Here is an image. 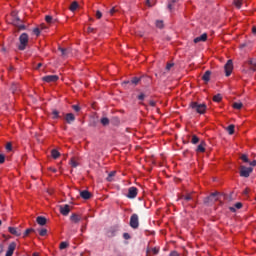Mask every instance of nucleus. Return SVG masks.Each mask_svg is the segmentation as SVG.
Wrapping results in <instances>:
<instances>
[{
  "instance_id": "obj_10",
  "label": "nucleus",
  "mask_w": 256,
  "mask_h": 256,
  "mask_svg": "<svg viewBox=\"0 0 256 256\" xmlns=\"http://www.w3.org/2000/svg\"><path fill=\"white\" fill-rule=\"evenodd\" d=\"M8 231L9 233H11V235H15L16 237H21V230H18L16 227H9Z\"/></svg>"
},
{
  "instance_id": "obj_57",
  "label": "nucleus",
  "mask_w": 256,
  "mask_h": 256,
  "mask_svg": "<svg viewBox=\"0 0 256 256\" xmlns=\"http://www.w3.org/2000/svg\"><path fill=\"white\" fill-rule=\"evenodd\" d=\"M154 253H159V251L158 250H154Z\"/></svg>"
},
{
  "instance_id": "obj_3",
  "label": "nucleus",
  "mask_w": 256,
  "mask_h": 256,
  "mask_svg": "<svg viewBox=\"0 0 256 256\" xmlns=\"http://www.w3.org/2000/svg\"><path fill=\"white\" fill-rule=\"evenodd\" d=\"M7 21L8 23L15 25L16 27H19V25H21V19L17 17V12H12L11 15L7 17Z\"/></svg>"
},
{
  "instance_id": "obj_41",
  "label": "nucleus",
  "mask_w": 256,
  "mask_h": 256,
  "mask_svg": "<svg viewBox=\"0 0 256 256\" xmlns=\"http://www.w3.org/2000/svg\"><path fill=\"white\" fill-rule=\"evenodd\" d=\"M72 109H74V111H81V108L79 107V105H73Z\"/></svg>"
},
{
  "instance_id": "obj_56",
  "label": "nucleus",
  "mask_w": 256,
  "mask_h": 256,
  "mask_svg": "<svg viewBox=\"0 0 256 256\" xmlns=\"http://www.w3.org/2000/svg\"><path fill=\"white\" fill-rule=\"evenodd\" d=\"M230 211H235V208H230Z\"/></svg>"
},
{
  "instance_id": "obj_38",
  "label": "nucleus",
  "mask_w": 256,
  "mask_h": 256,
  "mask_svg": "<svg viewBox=\"0 0 256 256\" xmlns=\"http://www.w3.org/2000/svg\"><path fill=\"white\" fill-rule=\"evenodd\" d=\"M102 17H103V14L101 13V11L98 10V11L96 12V18H97V19H101Z\"/></svg>"
},
{
  "instance_id": "obj_12",
  "label": "nucleus",
  "mask_w": 256,
  "mask_h": 256,
  "mask_svg": "<svg viewBox=\"0 0 256 256\" xmlns=\"http://www.w3.org/2000/svg\"><path fill=\"white\" fill-rule=\"evenodd\" d=\"M201 41H207V33H204L194 39V43H201Z\"/></svg>"
},
{
  "instance_id": "obj_48",
  "label": "nucleus",
  "mask_w": 256,
  "mask_h": 256,
  "mask_svg": "<svg viewBox=\"0 0 256 256\" xmlns=\"http://www.w3.org/2000/svg\"><path fill=\"white\" fill-rule=\"evenodd\" d=\"M173 67V64H171V63H168L167 65H166V69L169 71L171 68Z\"/></svg>"
},
{
  "instance_id": "obj_11",
  "label": "nucleus",
  "mask_w": 256,
  "mask_h": 256,
  "mask_svg": "<svg viewBox=\"0 0 256 256\" xmlns=\"http://www.w3.org/2000/svg\"><path fill=\"white\" fill-rule=\"evenodd\" d=\"M70 211H71V209L69 208V205H67V204L60 207L61 215L67 216V215H69Z\"/></svg>"
},
{
  "instance_id": "obj_46",
  "label": "nucleus",
  "mask_w": 256,
  "mask_h": 256,
  "mask_svg": "<svg viewBox=\"0 0 256 256\" xmlns=\"http://www.w3.org/2000/svg\"><path fill=\"white\" fill-rule=\"evenodd\" d=\"M138 99H139L140 101H143V100L145 99V94H140V95L138 96Z\"/></svg>"
},
{
  "instance_id": "obj_17",
  "label": "nucleus",
  "mask_w": 256,
  "mask_h": 256,
  "mask_svg": "<svg viewBox=\"0 0 256 256\" xmlns=\"http://www.w3.org/2000/svg\"><path fill=\"white\" fill-rule=\"evenodd\" d=\"M78 7H79V4L74 1V2L71 3L69 9H70V11L73 12V11H77Z\"/></svg>"
},
{
  "instance_id": "obj_4",
  "label": "nucleus",
  "mask_w": 256,
  "mask_h": 256,
  "mask_svg": "<svg viewBox=\"0 0 256 256\" xmlns=\"http://www.w3.org/2000/svg\"><path fill=\"white\" fill-rule=\"evenodd\" d=\"M224 71L226 77H230V75L233 73V60L227 61V63L224 66Z\"/></svg>"
},
{
  "instance_id": "obj_44",
  "label": "nucleus",
  "mask_w": 256,
  "mask_h": 256,
  "mask_svg": "<svg viewBox=\"0 0 256 256\" xmlns=\"http://www.w3.org/2000/svg\"><path fill=\"white\" fill-rule=\"evenodd\" d=\"M185 201H191V199H193V197H191V195H187L184 197Z\"/></svg>"
},
{
  "instance_id": "obj_20",
  "label": "nucleus",
  "mask_w": 256,
  "mask_h": 256,
  "mask_svg": "<svg viewBox=\"0 0 256 256\" xmlns=\"http://www.w3.org/2000/svg\"><path fill=\"white\" fill-rule=\"evenodd\" d=\"M71 221H73L74 223H79V221H81V218L77 214H74L71 216Z\"/></svg>"
},
{
  "instance_id": "obj_28",
  "label": "nucleus",
  "mask_w": 256,
  "mask_h": 256,
  "mask_svg": "<svg viewBox=\"0 0 256 256\" xmlns=\"http://www.w3.org/2000/svg\"><path fill=\"white\" fill-rule=\"evenodd\" d=\"M191 141H192V143H193L194 145H197V143H199V137L193 135Z\"/></svg>"
},
{
  "instance_id": "obj_35",
  "label": "nucleus",
  "mask_w": 256,
  "mask_h": 256,
  "mask_svg": "<svg viewBox=\"0 0 256 256\" xmlns=\"http://www.w3.org/2000/svg\"><path fill=\"white\" fill-rule=\"evenodd\" d=\"M32 231H33V229H31V228L26 229V231L23 234V237H27L29 235V233H31Z\"/></svg>"
},
{
  "instance_id": "obj_52",
  "label": "nucleus",
  "mask_w": 256,
  "mask_h": 256,
  "mask_svg": "<svg viewBox=\"0 0 256 256\" xmlns=\"http://www.w3.org/2000/svg\"><path fill=\"white\" fill-rule=\"evenodd\" d=\"M50 171H53V173H57V169L55 168H50Z\"/></svg>"
},
{
  "instance_id": "obj_9",
  "label": "nucleus",
  "mask_w": 256,
  "mask_h": 256,
  "mask_svg": "<svg viewBox=\"0 0 256 256\" xmlns=\"http://www.w3.org/2000/svg\"><path fill=\"white\" fill-rule=\"evenodd\" d=\"M137 193H138L137 188L130 187L128 189V194H127L128 199H135V197H137Z\"/></svg>"
},
{
  "instance_id": "obj_25",
  "label": "nucleus",
  "mask_w": 256,
  "mask_h": 256,
  "mask_svg": "<svg viewBox=\"0 0 256 256\" xmlns=\"http://www.w3.org/2000/svg\"><path fill=\"white\" fill-rule=\"evenodd\" d=\"M242 107H243V103H241V102H235L234 104H233V109H242Z\"/></svg>"
},
{
  "instance_id": "obj_7",
  "label": "nucleus",
  "mask_w": 256,
  "mask_h": 256,
  "mask_svg": "<svg viewBox=\"0 0 256 256\" xmlns=\"http://www.w3.org/2000/svg\"><path fill=\"white\" fill-rule=\"evenodd\" d=\"M43 81H45V83H56V81H59V76L57 75H48V76H44L42 78Z\"/></svg>"
},
{
  "instance_id": "obj_39",
  "label": "nucleus",
  "mask_w": 256,
  "mask_h": 256,
  "mask_svg": "<svg viewBox=\"0 0 256 256\" xmlns=\"http://www.w3.org/2000/svg\"><path fill=\"white\" fill-rule=\"evenodd\" d=\"M45 21H46V23H51V21H53V17H51V16H46V17H45Z\"/></svg>"
},
{
  "instance_id": "obj_32",
  "label": "nucleus",
  "mask_w": 256,
  "mask_h": 256,
  "mask_svg": "<svg viewBox=\"0 0 256 256\" xmlns=\"http://www.w3.org/2000/svg\"><path fill=\"white\" fill-rule=\"evenodd\" d=\"M146 4L148 5V7H153V5H155V0H147Z\"/></svg>"
},
{
  "instance_id": "obj_49",
  "label": "nucleus",
  "mask_w": 256,
  "mask_h": 256,
  "mask_svg": "<svg viewBox=\"0 0 256 256\" xmlns=\"http://www.w3.org/2000/svg\"><path fill=\"white\" fill-rule=\"evenodd\" d=\"M250 165H251L252 167H256V159L253 160L252 162H250Z\"/></svg>"
},
{
  "instance_id": "obj_23",
  "label": "nucleus",
  "mask_w": 256,
  "mask_h": 256,
  "mask_svg": "<svg viewBox=\"0 0 256 256\" xmlns=\"http://www.w3.org/2000/svg\"><path fill=\"white\" fill-rule=\"evenodd\" d=\"M116 173H117L116 171L110 172L108 174L107 181H109V182L113 181V177H115Z\"/></svg>"
},
{
  "instance_id": "obj_22",
  "label": "nucleus",
  "mask_w": 256,
  "mask_h": 256,
  "mask_svg": "<svg viewBox=\"0 0 256 256\" xmlns=\"http://www.w3.org/2000/svg\"><path fill=\"white\" fill-rule=\"evenodd\" d=\"M227 131H228L229 135H233V133H235V126L234 125H229L227 127Z\"/></svg>"
},
{
  "instance_id": "obj_16",
  "label": "nucleus",
  "mask_w": 256,
  "mask_h": 256,
  "mask_svg": "<svg viewBox=\"0 0 256 256\" xmlns=\"http://www.w3.org/2000/svg\"><path fill=\"white\" fill-rule=\"evenodd\" d=\"M51 155L53 159H59V157H61V153H59L57 150L53 149L51 151Z\"/></svg>"
},
{
  "instance_id": "obj_1",
  "label": "nucleus",
  "mask_w": 256,
  "mask_h": 256,
  "mask_svg": "<svg viewBox=\"0 0 256 256\" xmlns=\"http://www.w3.org/2000/svg\"><path fill=\"white\" fill-rule=\"evenodd\" d=\"M19 41H20V44L18 45V49L20 51H25L29 43V35H27V33L21 34L19 37Z\"/></svg>"
},
{
  "instance_id": "obj_14",
  "label": "nucleus",
  "mask_w": 256,
  "mask_h": 256,
  "mask_svg": "<svg viewBox=\"0 0 256 256\" xmlns=\"http://www.w3.org/2000/svg\"><path fill=\"white\" fill-rule=\"evenodd\" d=\"M82 199H91V193L87 190L80 192Z\"/></svg>"
},
{
  "instance_id": "obj_36",
  "label": "nucleus",
  "mask_w": 256,
  "mask_h": 256,
  "mask_svg": "<svg viewBox=\"0 0 256 256\" xmlns=\"http://www.w3.org/2000/svg\"><path fill=\"white\" fill-rule=\"evenodd\" d=\"M33 33H35V35L37 37H39V35H41V31H39V28H34Z\"/></svg>"
},
{
  "instance_id": "obj_21",
  "label": "nucleus",
  "mask_w": 256,
  "mask_h": 256,
  "mask_svg": "<svg viewBox=\"0 0 256 256\" xmlns=\"http://www.w3.org/2000/svg\"><path fill=\"white\" fill-rule=\"evenodd\" d=\"M221 99H223V97L221 96V94H216V95L213 97V101H214L215 103L221 102Z\"/></svg>"
},
{
  "instance_id": "obj_30",
  "label": "nucleus",
  "mask_w": 256,
  "mask_h": 256,
  "mask_svg": "<svg viewBox=\"0 0 256 256\" xmlns=\"http://www.w3.org/2000/svg\"><path fill=\"white\" fill-rule=\"evenodd\" d=\"M67 247H69V243H67V242L60 243V249H67Z\"/></svg>"
},
{
  "instance_id": "obj_15",
  "label": "nucleus",
  "mask_w": 256,
  "mask_h": 256,
  "mask_svg": "<svg viewBox=\"0 0 256 256\" xmlns=\"http://www.w3.org/2000/svg\"><path fill=\"white\" fill-rule=\"evenodd\" d=\"M66 121L67 123H72V121H75V115L73 113L66 114Z\"/></svg>"
},
{
  "instance_id": "obj_19",
  "label": "nucleus",
  "mask_w": 256,
  "mask_h": 256,
  "mask_svg": "<svg viewBox=\"0 0 256 256\" xmlns=\"http://www.w3.org/2000/svg\"><path fill=\"white\" fill-rule=\"evenodd\" d=\"M203 81H209L211 79V72L206 71L205 74L202 77Z\"/></svg>"
},
{
  "instance_id": "obj_59",
  "label": "nucleus",
  "mask_w": 256,
  "mask_h": 256,
  "mask_svg": "<svg viewBox=\"0 0 256 256\" xmlns=\"http://www.w3.org/2000/svg\"><path fill=\"white\" fill-rule=\"evenodd\" d=\"M0 225H1V220H0Z\"/></svg>"
},
{
  "instance_id": "obj_58",
  "label": "nucleus",
  "mask_w": 256,
  "mask_h": 256,
  "mask_svg": "<svg viewBox=\"0 0 256 256\" xmlns=\"http://www.w3.org/2000/svg\"><path fill=\"white\" fill-rule=\"evenodd\" d=\"M245 193H246V194L249 193V190H246Z\"/></svg>"
},
{
  "instance_id": "obj_29",
  "label": "nucleus",
  "mask_w": 256,
  "mask_h": 256,
  "mask_svg": "<svg viewBox=\"0 0 256 256\" xmlns=\"http://www.w3.org/2000/svg\"><path fill=\"white\" fill-rule=\"evenodd\" d=\"M39 235H40L41 237H45V235H47V229L42 228V229L39 231Z\"/></svg>"
},
{
  "instance_id": "obj_53",
  "label": "nucleus",
  "mask_w": 256,
  "mask_h": 256,
  "mask_svg": "<svg viewBox=\"0 0 256 256\" xmlns=\"http://www.w3.org/2000/svg\"><path fill=\"white\" fill-rule=\"evenodd\" d=\"M252 33L256 34V27L252 28Z\"/></svg>"
},
{
  "instance_id": "obj_33",
  "label": "nucleus",
  "mask_w": 256,
  "mask_h": 256,
  "mask_svg": "<svg viewBox=\"0 0 256 256\" xmlns=\"http://www.w3.org/2000/svg\"><path fill=\"white\" fill-rule=\"evenodd\" d=\"M101 123L102 125H109V118H102Z\"/></svg>"
},
{
  "instance_id": "obj_2",
  "label": "nucleus",
  "mask_w": 256,
  "mask_h": 256,
  "mask_svg": "<svg viewBox=\"0 0 256 256\" xmlns=\"http://www.w3.org/2000/svg\"><path fill=\"white\" fill-rule=\"evenodd\" d=\"M190 107L195 109L196 113H199V115H203L205 114V111H207V105L199 104L198 102H192Z\"/></svg>"
},
{
  "instance_id": "obj_43",
  "label": "nucleus",
  "mask_w": 256,
  "mask_h": 256,
  "mask_svg": "<svg viewBox=\"0 0 256 256\" xmlns=\"http://www.w3.org/2000/svg\"><path fill=\"white\" fill-rule=\"evenodd\" d=\"M11 149H12L11 143L6 144V150L11 151Z\"/></svg>"
},
{
  "instance_id": "obj_45",
  "label": "nucleus",
  "mask_w": 256,
  "mask_h": 256,
  "mask_svg": "<svg viewBox=\"0 0 256 256\" xmlns=\"http://www.w3.org/2000/svg\"><path fill=\"white\" fill-rule=\"evenodd\" d=\"M123 237H124V239H131V236L129 235V233H124L123 234Z\"/></svg>"
},
{
  "instance_id": "obj_40",
  "label": "nucleus",
  "mask_w": 256,
  "mask_h": 256,
  "mask_svg": "<svg viewBox=\"0 0 256 256\" xmlns=\"http://www.w3.org/2000/svg\"><path fill=\"white\" fill-rule=\"evenodd\" d=\"M5 163V155L0 154V164Z\"/></svg>"
},
{
  "instance_id": "obj_42",
  "label": "nucleus",
  "mask_w": 256,
  "mask_h": 256,
  "mask_svg": "<svg viewBox=\"0 0 256 256\" xmlns=\"http://www.w3.org/2000/svg\"><path fill=\"white\" fill-rule=\"evenodd\" d=\"M236 209H241V207H243V204H241V202H238L235 204Z\"/></svg>"
},
{
  "instance_id": "obj_55",
  "label": "nucleus",
  "mask_w": 256,
  "mask_h": 256,
  "mask_svg": "<svg viewBox=\"0 0 256 256\" xmlns=\"http://www.w3.org/2000/svg\"><path fill=\"white\" fill-rule=\"evenodd\" d=\"M32 256H39V253L34 252Z\"/></svg>"
},
{
  "instance_id": "obj_31",
  "label": "nucleus",
  "mask_w": 256,
  "mask_h": 256,
  "mask_svg": "<svg viewBox=\"0 0 256 256\" xmlns=\"http://www.w3.org/2000/svg\"><path fill=\"white\" fill-rule=\"evenodd\" d=\"M241 159H242V161H243L244 163H249V158L247 157L246 154H243V155L241 156Z\"/></svg>"
},
{
  "instance_id": "obj_34",
  "label": "nucleus",
  "mask_w": 256,
  "mask_h": 256,
  "mask_svg": "<svg viewBox=\"0 0 256 256\" xmlns=\"http://www.w3.org/2000/svg\"><path fill=\"white\" fill-rule=\"evenodd\" d=\"M156 27H158V29H163V21H156Z\"/></svg>"
},
{
  "instance_id": "obj_5",
  "label": "nucleus",
  "mask_w": 256,
  "mask_h": 256,
  "mask_svg": "<svg viewBox=\"0 0 256 256\" xmlns=\"http://www.w3.org/2000/svg\"><path fill=\"white\" fill-rule=\"evenodd\" d=\"M253 173V168L241 166L240 177H249Z\"/></svg>"
},
{
  "instance_id": "obj_8",
  "label": "nucleus",
  "mask_w": 256,
  "mask_h": 256,
  "mask_svg": "<svg viewBox=\"0 0 256 256\" xmlns=\"http://www.w3.org/2000/svg\"><path fill=\"white\" fill-rule=\"evenodd\" d=\"M15 249H17V244L15 242H11L8 246V250L5 256H13V253H15Z\"/></svg>"
},
{
  "instance_id": "obj_24",
  "label": "nucleus",
  "mask_w": 256,
  "mask_h": 256,
  "mask_svg": "<svg viewBox=\"0 0 256 256\" xmlns=\"http://www.w3.org/2000/svg\"><path fill=\"white\" fill-rule=\"evenodd\" d=\"M234 5L237 9H241V5H243V0H234Z\"/></svg>"
},
{
  "instance_id": "obj_37",
  "label": "nucleus",
  "mask_w": 256,
  "mask_h": 256,
  "mask_svg": "<svg viewBox=\"0 0 256 256\" xmlns=\"http://www.w3.org/2000/svg\"><path fill=\"white\" fill-rule=\"evenodd\" d=\"M140 79L135 77L131 80V83H133V85H137V83H139Z\"/></svg>"
},
{
  "instance_id": "obj_6",
  "label": "nucleus",
  "mask_w": 256,
  "mask_h": 256,
  "mask_svg": "<svg viewBox=\"0 0 256 256\" xmlns=\"http://www.w3.org/2000/svg\"><path fill=\"white\" fill-rule=\"evenodd\" d=\"M130 226L132 229H137L139 227V216L137 214H133L130 218Z\"/></svg>"
},
{
  "instance_id": "obj_47",
  "label": "nucleus",
  "mask_w": 256,
  "mask_h": 256,
  "mask_svg": "<svg viewBox=\"0 0 256 256\" xmlns=\"http://www.w3.org/2000/svg\"><path fill=\"white\" fill-rule=\"evenodd\" d=\"M170 256H179V253L177 251H172L170 253Z\"/></svg>"
},
{
  "instance_id": "obj_27",
  "label": "nucleus",
  "mask_w": 256,
  "mask_h": 256,
  "mask_svg": "<svg viewBox=\"0 0 256 256\" xmlns=\"http://www.w3.org/2000/svg\"><path fill=\"white\" fill-rule=\"evenodd\" d=\"M70 165L71 167H77L79 165V163H77V161L75 160V158H72L70 160Z\"/></svg>"
},
{
  "instance_id": "obj_54",
  "label": "nucleus",
  "mask_w": 256,
  "mask_h": 256,
  "mask_svg": "<svg viewBox=\"0 0 256 256\" xmlns=\"http://www.w3.org/2000/svg\"><path fill=\"white\" fill-rule=\"evenodd\" d=\"M168 9L171 11V9H173V6H171V4H168Z\"/></svg>"
},
{
  "instance_id": "obj_18",
  "label": "nucleus",
  "mask_w": 256,
  "mask_h": 256,
  "mask_svg": "<svg viewBox=\"0 0 256 256\" xmlns=\"http://www.w3.org/2000/svg\"><path fill=\"white\" fill-rule=\"evenodd\" d=\"M198 153H205V143H201L200 145H198L197 150Z\"/></svg>"
},
{
  "instance_id": "obj_13",
  "label": "nucleus",
  "mask_w": 256,
  "mask_h": 256,
  "mask_svg": "<svg viewBox=\"0 0 256 256\" xmlns=\"http://www.w3.org/2000/svg\"><path fill=\"white\" fill-rule=\"evenodd\" d=\"M36 222L38 223V225L43 226V225L47 224V219L45 217H43V216H38L36 218Z\"/></svg>"
},
{
  "instance_id": "obj_26",
  "label": "nucleus",
  "mask_w": 256,
  "mask_h": 256,
  "mask_svg": "<svg viewBox=\"0 0 256 256\" xmlns=\"http://www.w3.org/2000/svg\"><path fill=\"white\" fill-rule=\"evenodd\" d=\"M52 118L53 119H59V111H57V110H53L52 111Z\"/></svg>"
},
{
  "instance_id": "obj_51",
  "label": "nucleus",
  "mask_w": 256,
  "mask_h": 256,
  "mask_svg": "<svg viewBox=\"0 0 256 256\" xmlns=\"http://www.w3.org/2000/svg\"><path fill=\"white\" fill-rule=\"evenodd\" d=\"M60 51H61V53H62V55H65V49H63V48H60Z\"/></svg>"
},
{
  "instance_id": "obj_50",
  "label": "nucleus",
  "mask_w": 256,
  "mask_h": 256,
  "mask_svg": "<svg viewBox=\"0 0 256 256\" xmlns=\"http://www.w3.org/2000/svg\"><path fill=\"white\" fill-rule=\"evenodd\" d=\"M115 13V8H112L111 10H110V15H113Z\"/></svg>"
}]
</instances>
